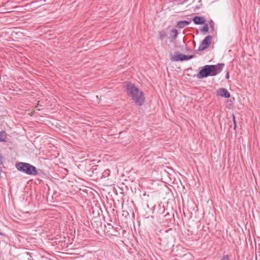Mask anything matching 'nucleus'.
I'll return each instance as SVG.
<instances>
[{
	"label": "nucleus",
	"instance_id": "obj_1",
	"mask_svg": "<svg viewBox=\"0 0 260 260\" xmlns=\"http://www.w3.org/2000/svg\"><path fill=\"white\" fill-rule=\"evenodd\" d=\"M126 92L127 95L133 100L136 104L142 106L145 102L143 92L134 84L128 83L126 86Z\"/></svg>",
	"mask_w": 260,
	"mask_h": 260
},
{
	"label": "nucleus",
	"instance_id": "obj_2",
	"mask_svg": "<svg viewBox=\"0 0 260 260\" xmlns=\"http://www.w3.org/2000/svg\"><path fill=\"white\" fill-rule=\"evenodd\" d=\"M16 168L27 175L35 176L38 174L37 168L27 162H19L16 164Z\"/></svg>",
	"mask_w": 260,
	"mask_h": 260
},
{
	"label": "nucleus",
	"instance_id": "obj_3",
	"mask_svg": "<svg viewBox=\"0 0 260 260\" xmlns=\"http://www.w3.org/2000/svg\"><path fill=\"white\" fill-rule=\"evenodd\" d=\"M208 76H212L211 73V68L210 65H205L199 72L197 77L198 79H202Z\"/></svg>",
	"mask_w": 260,
	"mask_h": 260
},
{
	"label": "nucleus",
	"instance_id": "obj_4",
	"mask_svg": "<svg viewBox=\"0 0 260 260\" xmlns=\"http://www.w3.org/2000/svg\"><path fill=\"white\" fill-rule=\"evenodd\" d=\"M212 39L211 36H207L200 44L198 50L201 51L208 48L211 44Z\"/></svg>",
	"mask_w": 260,
	"mask_h": 260
},
{
	"label": "nucleus",
	"instance_id": "obj_5",
	"mask_svg": "<svg viewBox=\"0 0 260 260\" xmlns=\"http://www.w3.org/2000/svg\"><path fill=\"white\" fill-rule=\"evenodd\" d=\"M210 68H211V73L212 76H214L221 72L223 69V68L224 66V64L223 63H217L215 65H210Z\"/></svg>",
	"mask_w": 260,
	"mask_h": 260
},
{
	"label": "nucleus",
	"instance_id": "obj_6",
	"mask_svg": "<svg viewBox=\"0 0 260 260\" xmlns=\"http://www.w3.org/2000/svg\"><path fill=\"white\" fill-rule=\"evenodd\" d=\"M217 94L220 96L225 98H229L230 97V93L225 88H219L217 90Z\"/></svg>",
	"mask_w": 260,
	"mask_h": 260
},
{
	"label": "nucleus",
	"instance_id": "obj_7",
	"mask_svg": "<svg viewBox=\"0 0 260 260\" xmlns=\"http://www.w3.org/2000/svg\"><path fill=\"white\" fill-rule=\"evenodd\" d=\"M192 21L196 24H203L206 20L203 17L196 16L193 18Z\"/></svg>",
	"mask_w": 260,
	"mask_h": 260
},
{
	"label": "nucleus",
	"instance_id": "obj_8",
	"mask_svg": "<svg viewBox=\"0 0 260 260\" xmlns=\"http://www.w3.org/2000/svg\"><path fill=\"white\" fill-rule=\"evenodd\" d=\"M7 135L5 131H2L0 132V142H7Z\"/></svg>",
	"mask_w": 260,
	"mask_h": 260
},
{
	"label": "nucleus",
	"instance_id": "obj_9",
	"mask_svg": "<svg viewBox=\"0 0 260 260\" xmlns=\"http://www.w3.org/2000/svg\"><path fill=\"white\" fill-rule=\"evenodd\" d=\"M193 57V55H186L180 53V61L187 60Z\"/></svg>",
	"mask_w": 260,
	"mask_h": 260
},
{
	"label": "nucleus",
	"instance_id": "obj_10",
	"mask_svg": "<svg viewBox=\"0 0 260 260\" xmlns=\"http://www.w3.org/2000/svg\"><path fill=\"white\" fill-rule=\"evenodd\" d=\"M177 35V30L175 29H172L170 34V38L173 41L174 40Z\"/></svg>",
	"mask_w": 260,
	"mask_h": 260
},
{
	"label": "nucleus",
	"instance_id": "obj_11",
	"mask_svg": "<svg viewBox=\"0 0 260 260\" xmlns=\"http://www.w3.org/2000/svg\"><path fill=\"white\" fill-rule=\"evenodd\" d=\"M190 21L182 20L180 21V28H183L190 23Z\"/></svg>",
	"mask_w": 260,
	"mask_h": 260
},
{
	"label": "nucleus",
	"instance_id": "obj_12",
	"mask_svg": "<svg viewBox=\"0 0 260 260\" xmlns=\"http://www.w3.org/2000/svg\"><path fill=\"white\" fill-rule=\"evenodd\" d=\"M171 60L173 61H179V52H176L174 56L171 55Z\"/></svg>",
	"mask_w": 260,
	"mask_h": 260
},
{
	"label": "nucleus",
	"instance_id": "obj_13",
	"mask_svg": "<svg viewBox=\"0 0 260 260\" xmlns=\"http://www.w3.org/2000/svg\"><path fill=\"white\" fill-rule=\"evenodd\" d=\"M181 259L182 260H186L187 259H188L189 260H191L192 255L190 254H185L182 256Z\"/></svg>",
	"mask_w": 260,
	"mask_h": 260
},
{
	"label": "nucleus",
	"instance_id": "obj_14",
	"mask_svg": "<svg viewBox=\"0 0 260 260\" xmlns=\"http://www.w3.org/2000/svg\"><path fill=\"white\" fill-rule=\"evenodd\" d=\"M209 30L208 25L207 24H205V25L203 27V28L201 29V32H204V33L207 32Z\"/></svg>",
	"mask_w": 260,
	"mask_h": 260
},
{
	"label": "nucleus",
	"instance_id": "obj_15",
	"mask_svg": "<svg viewBox=\"0 0 260 260\" xmlns=\"http://www.w3.org/2000/svg\"><path fill=\"white\" fill-rule=\"evenodd\" d=\"M159 39L160 40H163L164 38L166 37V33L164 31H160L159 32Z\"/></svg>",
	"mask_w": 260,
	"mask_h": 260
},
{
	"label": "nucleus",
	"instance_id": "obj_16",
	"mask_svg": "<svg viewBox=\"0 0 260 260\" xmlns=\"http://www.w3.org/2000/svg\"><path fill=\"white\" fill-rule=\"evenodd\" d=\"M110 171L109 170H106L103 172L102 177L106 178L108 177L110 175Z\"/></svg>",
	"mask_w": 260,
	"mask_h": 260
},
{
	"label": "nucleus",
	"instance_id": "obj_17",
	"mask_svg": "<svg viewBox=\"0 0 260 260\" xmlns=\"http://www.w3.org/2000/svg\"><path fill=\"white\" fill-rule=\"evenodd\" d=\"M180 47L181 48V50L183 51V49H186V46L185 45V42L184 41V38H183V44L180 45Z\"/></svg>",
	"mask_w": 260,
	"mask_h": 260
},
{
	"label": "nucleus",
	"instance_id": "obj_18",
	"mask_svg": "<svg viewBox=\"0 0 260 260\" xmlns=\"http://www.w3.org/2000/svg\"><path fill=\"white\" fill-rule=\"evenodd\" d=\"M221 260H230L229 256L226 255H224L221 258Z\"/></svg>",
	"mask_w": 260,
	"mask_h": 260
},
{
	"label": "nucleus",
	"instance_id": "obj_19",
	"mask_svg": "<svg viewBox=\"0 0 260 260\" xmlns=\"http://www.w3.org/2000/svg\"><path fill=\"white\" fill-rule=\"evenodd\" d=\"M233 121H234V128H235L236 127V120H235V117L234 115H233Z\"/></svg>",
	"mask_w": 260,
	"mask_h": 260
},
{
	"label": "nucleus",
	"instance_id": "obj_20",
	"mask_svg": "<svg viewBox=\"0 0 260 260\" xmlns=\"http://www.w3.org/2000/svg\"><path fill=\"white\" fill-rule=\"evenodd\" d=\"M3 164V157L2 155L0 154V167Z\"/></svg>",
	"mask_w": 260,
	"mask_h": 260
},
{
	"label": "nucleus",
	"instance_id": "obj_21",
	"mask_svg": "<svg viewBox=\"0 0 260 260\" xmlns=\"http://www.w3.org/2000/svg\"><path fill=\"white\" fill-rule=\"evenodd\" d=\"M230 77V76H229V73L228 72L225 75V78L226 79H229Z\"/></svg>",
	"mask_w": 260,
	"mask_h": 260
},
{
	"label": "nucleus",
	"instance_id": "obj_22",
	"mask_svg": "<svg viewBox=\"0 0 260 260\" xmlns=\"http://www.w3.org/2000/svg\"><path fill=\"white\" fill-rule=\"evenodd\" d=\"M179 25V21H177L176 22V26H178Z\"/></svg>",
	"mask_w": 260,
	"mask_h": 260
},
{
	"label": "nucleus",
	"instance_id": "obj_23",
	"mask_svg": "<svg viewBox=\"0 0 260 260\" xmlns=\"http://www.w3.org/2000/svg\"><path fill=\"white\" fill-rule=\"evenodd\" d=\"M2 172L1 167H0V173Z\"/></svg>",
	"mask_w": 260,
	"mask_h": 260
}]
</instances>
